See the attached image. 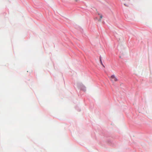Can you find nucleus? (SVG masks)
<instances>
[{
	"label": "nucleus",
	"mask_w": 152,
	"mask_h": 152,
	"mask_svg": "<svg viewBox=\"0 0 152 152\" xmlns=\"http://www.w3.org/2000/svg\"><path fill=\"white\" fill-rule=\"evenodd\" d=\"M100 62H101V64L104 66V65H103L102 63V60H101V58H100Z\"/></svg>",
	"instance_id": "nucleus-2"
},
{
	"label": "nucleus",
	"mask_w": 152,
	"mask_h": 152,
	"mask_svg": "<svg viewBox=\"0 0 152 152\" xmlns=\"http://www.w3.org/2000/svg\"><path fill=\"white\" fill-rule=\"evenodd\" d=\"M102 15H101L100 16V18H102Z\"/></svg>",
	"instance_id": "nucleus-4"
},
{
	"label": "nucleus",
	"mask_w": 152,
	"mask_h": 152,
	"mask_svg": "<svg viewBox=\"0 0 152 152\" xmlns=\"http://www.w3.org/2000/svg\"><path fill=\"white\" fill-rule=\"evenodd\" d=\"M110 80L112 82L117 81L118 80L117 79L114 75H112L110 78Z\"/></svg>",
	"instance_id": "nucleus-1"
},
{
	"label": "nucleus",
	"mask_w": 152,
	"mask_h": 152,
	"mask_svg": "<svg viewBox=\"0 0 152 152\" xmlns=\"http://www.w3.org/2000/svg\"><path fill=\"white\" fill-rule=\"evenodd\" d=\"M124 5L126 7H128V5H126V4H124Z\"/></svg>",
	"instance_id": "nucleus-3"
}]
</instances>
